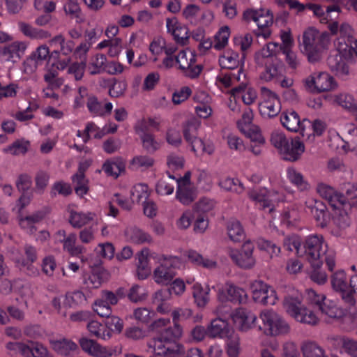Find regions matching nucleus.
I'll list each match as a JSON object with an SVG mask.
<instances>
[{"instance_id":"2eb2a0df","label":"nucleus","mask_w":357,"mask_h":357,"mask_svg":"<svg viewBox=\"0 0 357 357\" xmlns=\"http://www.w3.org/2000/svg\"><path fill=\"white\" fill-rule=\"evenodd\" d=\"M343 54H331L327 59V64L330 70L337 77L344 78L350 74L349 65L344 60Z\"/></svg>"},{"instance_id":"4be33fe9","label":"nucleus","mask_w":357,"mask_h":357,"mask_svg":"<svg viewBox=\"0 0 357 357\" xmlns=\"http://www.w3.org/2000/svg\"><path fill=\"white\" fill-rule=\"evenodd\" d=\"M333 346L337 349L339 347L348 354L355 356L357 355V342L341 336H332L328 337Z\"/></svg>"},{"instance_id":"ea45409f","label":"nucleus","mask_w":357,"mask_h":357,"mask_svg":"<svg viewBox=\"0 0 357 357\" xmlns=\"http://www.w3.org/2000/svg\"><path fill=\"white\" fill-rule=\"evenodd\" d=\"M330 41V35L327 31H324L317 37L314 46V61L321 59V54L328 49Z\"/></svg>"},{"instance_id":"423d86ee","label":"nucleus","mask_w":357,"mask_h":357,"mask_svg":"<svg viewBox=\"0 0 357 357\" xmlns=\"http://www.w3.org/2000/svg\"><path fill=\"white\" fill-rule=\"evenodd\" d=\"M260 318L264 323L266 334L277 335L287 333L289 331V324L278 313L271 310H263Z\"/></svg>"},{"instance_id":"6ab92c4d","label":"nucleus","mask_w":357,"mask_h":357,"mask_svg":"<svg viewBox=\"0 0 357 357\" xmlns=\"http://www.w3.org/2000/svg\"><path fill=\"white\" fill-rule=\"evenodd\" d=\"M208 336L210 337H229L231 334V328L227 321L222 319L213 320L207 328Z\"/></svg>"},{"instance_id":"cd10ccee","label":"nucleus","mask_w":357,"mask_h":357,"mask_svg":"<svg viewBox=\"0 0 357 357\" xmlns=\"http://www.w3.org/2000/svg\"><path fill=\"white\" fill-rule=\"evenodd\" d=\"M248 196L252 200L258 203L260 208L263 209L268 208L270 212L273 211L271 200L266 188H261L259 191L250 190L248 192Z\"/></svg>"},{"instance_id":"2f4dec72","label":"nucleus","mask_w":357,"mask_h":357,"mask_svg":"<svg viewBox=\"0 0 357 357\" xmlns=\"http://www.w3.org/2000/svg\"><path fill=\"white\" fill-rule=\"evenodd\" d=\"M259 110L264 118H273L276 116L281 110L280 101L261 102L259 104Z\"/></svg>"},{"instance_id":"864d4df0","label":"nucleus","mask_w":357,"mask_h":357,"mask_svg":"<svg viewBox=\"0 0 357 357\" xmlns=\"http://www.w3.org/2000/svg\"><path fill=\"white\" fill-rule=\"evenodd\" d=\"M209 289H204L201 287H195L193 297L197 305L199 307H204L209 301Z\"/></svg>"},{"instance_id":"393cba45","label":"nucleus","mask_w":357,"mask_h":357,"mask_svg":"<svg viewBox=\"0 0 357 357\" xmlns=\"http://www.w3.org/2000/svg\"><path fill=\"white\" fill-rule=\"evenodd\" d=\"M149 249H142L137 254V274L140 280L146 279L151 273L148 261Z\"/></svg>"},{"instance_id":"37998d69","label":"nucleus","mask_w":357,"mask_h":357,"mask_svg":"<svg viewBox=\"0 0 357 357\" xmlns=\"http://www.w3.org/2000/svg\"><path fill=\"white\" fill-rule=\"evenodd\" d=\"M175 61L176 63L179 65V69L184 72V70L190 68L191 65L195 63L196 59L195 55L192 52H189L188 56L187 52L182 50L175 56Z\"/></svg>"},{"instance_id":"79ce46f5","label":"nucleus","mask_w":357,"mask_h":357,"mask_svg":"<svg viewBox=\"0 0 357 357\" xmlns=\"http://www.w3.org/2000/svg\"><path fill=\"white\" fill-rule=\"evenodd\" d=\"M87 328L91 335L98 339L106 340L110 337V332L105 325L98 321H91L87 324Z\"/></svg>"},{"instance_id":"c03bdc74","label":"nucleus","mask_w":357,"mask_h":357,"mask_svg":"<svg viewBox=\"0 0 357 357\" xmlns=\"http://www.w3.org/2000/svg\"><path fill=\"white\" fill-rule=\"evenodd\" d=\"M241 131L245 134L246 137L250 138L252 142L259 144H264L265 142L264 138L262 137L259 129L257 126L253 125L251 126H238Z\"/></svg>"},{"instance_id":"aec40b11","label":"nucleus","mask_w":357,"mask_h":357,"mask_svg":"<svg viewBox=\"0 0 357 357\" xmlns=\"http://www.w3.org/2000/svg\"><path fill=\"white\" fill-rule=\"evenodd\" d=\"M31 185V178L26 174H20L16 181V186L18 190L22 193L19 199L22 207L28 204L30 202L31 195L28 192V190H30Z\"/></svg>"},{"instance_id":"6e6552de","label":"nucleus","mask_w":357,"mask_h":357,"mask_svg":"<svg viewBox=\"0 0 357 357\" xmlns=\"http://www.w3.org/2000/svg\"><path fill=\"white\" fill-rule=\"evenodd\" d=\"M50 58L47 46L43 45L33 51L22 63V70L24 74L31 75L38 67Z\"/></svg>"},{"instance_id":"6e6d98bb","label":"nucleus","mask_w":357,"mask_h":357,"mask_svg":"<svg viewBox=\"0 0 357 357\" xmlns=\"http://www.w3.org/2000/svg\"><path fill=\"white\" fill-rule=\"evenodd\" d=\"M24 252L26 256V259L23 258H18L15 259L16 263L21 266H28L29 264L33 263L37 258L36 250L35 248L31 245H26L24 247Z\"/></svg>"},{"instance_id":"1a4fd4ad","label":"nucleus","mask_w":357,"mask_h":357,"mask_svg":"<svg viewBox=\"0 0 357 357\" xmlns=\"http://www.w3.org/2000/svg\"><path fill=\"white\" fill-rule=\"evenodd\" d=\"M280 121L282 125L289 131L294 132L299 131L303 137L305 135L307 138L310 137V134L305 133V130L306 123L310 125L311 122L307 119H303L301 121L296 112L291 110L282 112L280 116Z\"/></svg>"},{"instance_id":"052dcab7","label":"nucleus","mask_w":357,"mask_h":357,"mask_svg":"<svg viewBox=\"0 0 357 357\" xmlns=\"http://www.w3.org/2000/svg\"><path fill=\"white\" fill-rule=\"evenodd\" d=\"M340 36L347 38L349 42L354 43V47H352L351 51H356V56H357V39L353 36V29L351 26L347 23H343L340 27Z\"/></svg>"},{"instance_id":"a211bd4d","label":"nucleus","mask_w":357,"mask_h":357,"mask_svg":"<svg viewBox=\"0 0 357 357\" xmlns=\"http://www.w3.org/2000/svg\"><path fill=\"white\" fill-rule=\"evenodd\" d=\"M233 320L238 324L241 331H247L255 326L257 317L252 312L245 309H238L232 316Z\"/></svg>"},{"instance_id":"09e8293b","label":"nucleus","mask_w":357,"mask_h":357,"mask_svg":"<svg viewBox=\"0 0 357 357\" xmlns=\"http://www.w3.org/2000/svg\"><path fill=\"white\" fill-rule=\"evenodd\" d=\"M229 35V28L227 26L220 28L215 36L214 47L218 50L223 49L228 43Z\"/></svg>"},{"instance_id":"e2e57ef3","label":"nucleus","mask_w":357,"mask_h":357,"mask_svg":"<svg viewBox=\"0 0 357 357\" xmlns=\"http://www.w3.org/2000/svg\"><path fill=\"white\" fill-rule=\"evenodd\" d=\"M339 212L333 218L334 224L341 229H345L350 225V218L346 211L338 209Z\"/></svg>"},{"instance_id":"f8f14e48","label":"nucleus","mask_w":357,"mask_h":357,"mask_svg":"<svg viewBox=\"0 0 357 357\" xmlns=\"http://www.w3.org/2000/svg\"><path fill=\"white\" fill-rule=\"evenodd\" d=\"M253 300L262 305H274L278 299L275 290L261 280L251 286Z\"/></svg>"},{"instance_id":"f257e3e1","label":"nucleus","mask_w":357,"mask_h":357,"mask_svg":"<svg viewBox=\"0 0 357 357\" xmlns=\"http://www.w3.org/2000/svg\"><path fill=\"white\" fill-rule=\"evenodd\" d=\"M169 322V319H159L151 324V329L156 330L158 335L148 346L157 356L181 357L185 352L184 346L178 342L183 328L179 324L167 326Z\"/></svg>"},{"instance_id":"f03ea898","label":"nucleus","mask_w":357,"mask_h":357,"mask_svg":"<svg viewBox=\"0 0 357 357\" xmlns=\"http://www.w3.org/2000/svg\"><path fill=\"white\" fill-rule=\"evenodd\" d=\"M327 245H324L323 237L319 239L317 235H314V282L319 284H324L328 280V275L321 266L326 263L329 271H333L335 261L331 256L326 254Z\"/></svg>"},{"instance_id":"b1692460","label":"nucleus","mask_w":357,"mask_h":357,"mask_svg":"<svg viewBox=\"0 0 357 357\" xmlns=\"http://www.w3.org/2000/svg\"><path fill=\"white\" fill-rule=\"evenodd\" d=\"M18 26L20 31L31 39H45L50 37V33L47 31L33 27L24 22H19Z\"/></svg>"},{"instance_id":"20e7f679","label":"nucleus","mask_w":357,"mask_h":357,"mask_svg":"<svg viewBox=\"0 0 357 357\" xmlns=\"http://www.w3.org/2000/svg\"><path fill=\"white\" fill-rule=\"evenodd\" d=\"M345 315V312L331 301H326V296L318 295L314 291V325L322 320L328 322L330 319H339Z\"/></svg>"},{"instance_id":"dca6fc26","label":"nucleus","mask_w":357,"mask_h":357,"mask_svg":"<svg viewBox=\"0 0 357 357\" xmlns=\"http://www.w3.org/2000/svg\"><path fill=\"white\" fill-rule=\"evenodd\" d=\"M285 149L287 150H284L281 153L282 158L284 160L294 162L298 160L304 152L305 146L300 137L296 136L291 139Z\"/></svg>"},{"instance_id":"7c9ffc66","label":"nucleus","mask_w":357,"mask_h":357,"mask_svg":"<svg viewBox=\"0 0 357 357\" xmlns=\"http://www.w3.org/2000/svg\"><path fill=\"white\" fill-rule=\"evenodd\" d=\"M227 234L229 238L234 242H240L245 238V232L241 224L237 220L231 219L227 225Z\"/></svg>"},{"instance_id":"bb28decb","label":"nucleus","mask_w":357,"mask_h":357,"mask_svg":"<svg viewBox=\"0 0 357 357\" xmlns=\"http://www.w3.org/2000/svg\"><path fill=\"white\" fill-rule=\"evenodd\" d=\"M126 163L120 158L107 160L102 165L103 171L108 175L117 178L121 173L125 171Z\"/></svg>"},{"instance_id":"f3484780","label":"nucleus","mask_w":357,"mask_h":357,"mask_svg":"<svg viewBox=\"0 0 357 357\" xmlns=\"http://www.w3.org/2000/svg\"><path fill=\"white\" fill-rule=\"evenodd\" d=\"M26 48V45L24 43L14 42L4 46L0 50V57H3L6 61L15 63L24 54Z\"/></svg>"},{"instance_id":"a19ab883","label":"nucleus","mask_w":357,"mask_h":357,"mask_svg":"<svg viewBox=\"0 0 357 357\" xmlns=\"http://www.w3.org/2000/svg\"><path fill=\"white\" fill-rule=\"evenodd\" d=\"M53 349L59 354L68 356L71 351L77 349V345L72 341L63 340L52 342Z\"/></svg>"},{"instance_id":"f704fd0d","label":"nucleus","mask_w":357,"mask_h":357,"mask_svg":"<svg viewBox=\"0 0 357 357\" xmlns=\"http://www.w3.org/2000/svg\"><path fill=\"white\" fill-rule=\"evenodd\" d=\"M185 256L191 263L197 266H202L204 268H214L217 266L215 261L207 258H204L202 255L192 250L187 251Z\"/></svg>"},{"instance_id":"4468645a","label":"nucleus","mask_w":357,"mask_h":357,"mask_svg":"<svg viewBox=\"0 0 357 357\" xmlns=\"http://www.w3.org/2000/svg\"><path fill=\"white\" fill-rule=\"evenodd\" d=\"M331 283L333 288L341 294L342 298L350 305L355 304V299L352 296V292L349 290L346 281V274L344 271L335 272L332 275Z\"/></svg>"},{"instance_id":"13d9d810","label":"nucleus","mask_w":357,"mask_h":357,"mask_svg":"<svg viewBox=\"0 0 357 357\" xmlns=\"http://www.w3.org/2000/svg\"><path fill=\"white\" fill-rule=\"evenodd\" d=\"M271 142L272 144L279 150L280 154L284 150H287L285 147L288 146L289 142L282 132H273L271 135Z\"/></svg>"},{"instance_id":"4d7b16f0","label":"nucleus","mask_w":357,"mask_h":357,"mask_svg":"<svg viewBox=\"0 0 357 357\" xmlns=\"http://www.w3.org/2000/svg\"><path fill=\"white\" fill-rule=\"evenodd\" d=\"M155 312L149 310L146 307H138L134 310L133 316L135 319L141 323L147 324L149 323L153 316Z\"/></svg>"},{"instance_id":"0e129e2a","label":"nucleus","mask_w":357,"mask_h":357,"mask_svg":"<svg viewBox=\"0 0 357 357\" xmlns=\"http://www.w3.org/2000/svg\"><path fill=\"white\" fill-rule=\"evenodd\" d=\"M334 101L339 105L348 109L355 107V102L352 96L347 93H340L334 96Z\"/></svg>"},{"instance_id":"c9c22d12","label":"nucleus","mask_w":357,"mask_h":357,"mask_svg":"<svg viewBox=\"0 0 357 357\" xmlns=\"http://www.w3.org/2000/svg\"><path fill=\"white\" fill-rule=\"evenodd\" d=\"M73 183L75 185V191L79 197H83L89 190L87 186L88 181L85 178L84 171L82 168H79L77 172L73 176Z\"/></svg>"},{"instance_id":"412c9836","label":"nucleus","mask_w":357,"mask_h":357,"mask_svg":"<svg viewBox=\"0 0 357 357\" xmlns=\"http://www.w3.org/2000/svg\"><path fill=\"white\" fill-rule=\"evenodd\" d=\"M337 86L333 77L327 73H320L316 78L314 77V89L318 92L334 90Z\"/></svg>"},{"instance_id":"a878e982","label":"nucleus","mask_w":357,"mask_h":357,"mask_svg":"<svg viewBox=\"0 0 357 357\" xmlns=\"http://www.w3.org/2000/svg\"><path fill=\"white\" fill-rule=\"evenodd\" d=\"M137 132L139 135L143 148L147 153H153L159 149V144L155 139L154 136L147 132L144 126L137 129Z\"/></svg>"},{"instance_id":"c756f323","label":"nucleus","mask_w":357,"mask_h":357,"mask_svg":"<svg viewBox=\"0 0 357 357\" xmlns=\"http://www.w3.org/2000/svg\"><path fill=\"white\" fill-rule=\"evenodd\" d=\"M105 273L100 268L93 269L89 275L84 276V284L89 289L99 288L104 280Z\"/></svg>"},{"instance_id":"a18cd8bd","label":"nucleus","mask_w":357,"mask_h":357,"mask_svg":"<svg viewBox=\"0 0 357 357\" xmlns=\"http://www.w3.org/2000/svg\"><path fill=\"white\" fill-rule=\"evenodd\" d=\"M148 186L145 184H138L131 190L130 199L132 202L144 204L148 201Z\"/></svg>"},{"instance_id":"8fccbe9b","label":"nucleus","mask_w":357,"mask_h":357,"mask_svg":"<svg viewBox=\"0 0 357 357\" xmlns=\"http://www.w3.org/2000/svg\"><path fill=\"white\" fill-rule=\"evenodd\" d=\"M287 176L291 183L298 186L301 190H305L310 188V185L303 180V176L294 169H287Z\"/></svg>"},{"instance_id":"774afa93","label":"nucleus","mask_w":357,"mask_h":357,"mask_svg":"<svg viewBox=\"0 0 357 357\" xmlns=\"http://www.w3.org/2000/svg\"><path fill=\"white\" fill-rule=\"evenodd\" d=\"M192 90L188 86H183L176 91L172 95V102L174 105H179L191 95Z\"/></svg>"},{"instance_id":"9b49d317","label":"nucleus","mask_w":357,"mask_h":357,"mask_svg":"<svg viewBox=\"0 0 357 357\" xmlns=\"http://www.w3.org/2000/svg\"><path fill=\"white\" fill-rule=\"evenodd\" d=\"M199 123L196 121H188L183 126V136L185 139L191 144L192 151L195 153L202 151L208 154L213 153V149L205 146L202 139L196 137Z\"/></svg>"},{"instance_id":"ddd939ff","label":"nucleus","mask_w":357,"mask_h":357,"mask_svg":"<svg viewBox=\"0 0 357 357\" xmlns=\"http://www.w3.org/2000/svg\"><path fill=\"white\" fill-rule=\"evenodd\" d=\"M284 247L289 251L296 250L299 257L305 255L307 259L311 263L312 259V240L310 237L305 243H301L298 236H287L284 240Z\"/></svg>"},{"instance_id":"49530a36","label":"nucleus","mask_w":357,"mask_h":357,"mask_svg":"<svg viewBox=\"0 0 357 357\" xmlns=\"http://www.w3.org/2000/svg\"><path fill=\"white\" fill-rule=\"evenodd\" d=\"M127 234L130 240L137 244L145 242L149 243L151 241V236L137 227L130 228V230L127 231Z\"/></svg>"},{"instance_id":"39448f33","label":"nucleus","mask_w":357,"mask_h":357,"mask_svg":"<svg viewBox=\"0 0 357 357\" xmlns=\"http://www.w3.org/2000/svg\"><path fill=\"white\" fill-rule=\"evenodd\" d=\"M278 46L279 45L277 43H269L260 52L262 57L268 59L265 63L266 71L260 76L261 79L266 82L271 81L274 77L277 76L282 68L280 60L278 57L273 56Z\"/></svg>"},{"instance_id":"69168bd1","label":"nucleus","mask_w":357,"mask_h":357,"mask_svg":"<svg viewBox=\"0 0 357 357\" xmlns=\"http://www.w3.org/2000/svg\"><path fill=\"white\" fill-rule=\"evenodd\" d=\"M273 15L269 10L261 9L260 13L256 20V23L259 29L268 27L273 24Z\"/></svg>"},{"instance_id":"e433bc0d","label":"nucleus","mask_w":357,"mask_h":357,"mask_svg":"<svg viewBox=\"0 0 357 357\" xmlns=\"http://www.w3.org/2000/svg\"><path fill=\"white\" fill-rule=\"evenodd\" d=\"M63 10L66 15H68L70 19L75 20L78 24L84 22V16L82 13L81 8L78 3L74 0L68 1L63 6Z\"/></svg>"},{"instance_id":"58836bf2","label":"nucleus","mask_w":357,"mask_h":357,"mask_svg":"<svg viewBox=\"0 0 357 357\" xmlns=\"http://www.w3.org/2000/svg\"><path fill=\"white\" fill-rule=\"evenodd\" d=\"M93 220L91 213H84L71 211L70 212L69 222L74 228H81Z\"/></svg>"},{"instance_id":"7ed1b4c3","label":"nucleus","mask_w":357,"mask_h":357,"mask_svg":"<svg viewBox=\"0 0 357 357\" xmlns=\"http://www.w3.org/2000/svg\"><path fill=\"white\" fill-rule=\"evenodd\" d=\"M160 265L153 271L155 282L161 285L169 284L176 275V270L182 266L178 257L161 255L158 258Z\"/></svg>"},{"instance_id":"de8ad7c7","label":"nucleus","mask_w":357,"mask_h":357,"mask_svg":"<svg viewBox=\"0 0 357 357\" xmlns=\"http://www.w3.org/2000/svg\"><path fill=\"white\" fill-rule=\"evenodd\" d=\"M219 185L226 191L237 194L241 193L244 190L243 184L238 180L231 178H225L221 180Z\"/></svg>"},{"instance_id":"0eeeda50","label":"nucleus","mask_w":357,"mask_h":357,"mask_svg":"<svg viewBox=\"0 0 357 357\" xmlns=\"http://www.w3.org/2000/svg\"><path fill=\"white\" fill-rule=\"evenodd\" d=\"M254 245L248 241L243 243L241 250L230 249L229 255L238 266L250 269L255 264V259L252 255Z\"/></svg>"},{"instance_id":"3c124183","label":"nucleus","mask_w":357,"mask_h":357,"mask_svg":"<svg viewBox=\"0 0 357 357\" xmlns=\"http://www.w3.org/2000/svg\"><path fill=\"white\" fill-rule=\"evenodd\" d=\"M7 349L13 351L15 354H20L24 357H30L31 347L22 342H8L6 345Z\"/></svg>"},{"instance_id":"338daca9","label":"nucleus","mask_w":357,"mask_h":357,"mask_svg":"<svg viewBox=\"0 0 357 357\" xmlns=\"http://www.w3.org/2000/svg\"><path fill=\"white\" fill-rule=\"evenodd\" d=\"M172 35L175 40L182 45H185L189 38L188 30L186 26H176L175 29H173Z\"/></svg>"},{"instance_id":"5701e85b","label":"nucleus","mask_w":357,"mask_h":357,"mask_svg":"<svg viewBox=\"0 0 357 357\" xmlns=\"http://www.w3.org/2000/svg\"><path fill=\"white\" fill-rule=\"evenodd\" d=\"M239 55L237 52L227 51L219 58V64L222 68L235 69L241 63V67L243 66L245 54L243 55L241 61H239Z\"/></svg>"},{"instance_id":"4c0bfd02","label":"nucleus","mask_w":357,"mask_h":357,"mask_svg":"<svg viewBox=\"0 0 357 357\" xmlns=\"http://www.w3.org/2000/svg\"><path fill=\"white\" fill-rule=\"evenodd\" d=\"M335 44L337 53L343 54L345 59H352L354 54L356 55V51H351L352 47H354V43L349 42L347 38L339 36Z\"/></svg>"},{"instance_id":"680f3d73","label":"nucleus","mask_w":357,"mask_h":357,"mask_svg":"<svg viewBox=\"0 0 357 357\" xmlns=\"http://www.w3.org/2000/svg\"><path fill=\"white\" fill-rule=\"evenodd\" d=\"M174 189L172 182L165 178L159 180L155 186L157 193L161 195H171L174 192Z\"/></svg>"},{"instance_id":"473e14b6","label":"nucleus","mask_w":357,"mask_h":357,"mask_svg":"<svg viewBox=\"0 0 357 357\" xmlns=\"http://www.w3.org/2000/svg\"><path fill=\"white\" fill-rule=\"evenodd\" d=\"M227 299L234 303H244L247 301L246 292L234 284L227 285Z\"/></svg>"},{"instance_id":"bf43d9fd","label":"nucleus","mask_w":357,"mask_h":357,"mask_svg":"<svg viewBox=\"0 0 357 357\" xmlns=\"http://www.w3.org/2000/svg\"><path fill=\"white\" fill-rule=\"evenodd\" d=\"M29 142L24 140H17L10 146L4 149L6 152H10L13 155L24 154L27 150Z\"/></svg>"},{"instance_id":"72a5a7b5","label":"nucleus","mask_w":357,"mask_h":357,"mask_svg":"<svg viewBox=\"0 0 357 357\" xmlns=\"http://www.w3.org/2000/svg\"><path fill=\"white\" fill-rule=\"evenodd\" d=\"M197 197L196 190L193 187H185L183 185L177 187L176 198L183 204L189 205Z\"/></svg>"},{"instance_id":"c85d7f7f","label":"nucleus","mask_w":357,"mask_h":357,"mask_svg":"<svg viewBox=\"0 0 357 357\" xmlns=\"http://www.w3.org/2000/svg\"><path fill=\"white\" fill-rule=\"evenodd\" d=\"M300 50L307 56L310 62L312 61V27H308L299 40Z\"/></svg>"},{"instance_id":"603ef678","label":"nucleus","mask_w":357,"mask_h":357,"mask_svg":"<svg viewBox=\"0 0 357 357\" xmlns=\"http://www.w3.org/2000/svg\"><path fill=\"white\" fill-rule=\"evenodd\" d=\"M227 353L229 357H238L240 352V338L238 335L231 334L227 342Z\"/></svg>"},{"instance_id":"9d476101","label":"nucleus","mask_w":357,"mask_h":357,"mask_svg":"<svg viewBox=\"0 0 357 357\" xmlns=\"http://www.w3.org/2000/svg\"><path fill=\"white\" fill-rule=\"evenodd\" d=\"M284 306L287 312L294 317L298 321L311 324L312 322V311L302 307L298 298L287 296L284 298Z\"/></svg>"},{"instance_id":"5fc2aeb1","label":"nucleus","mask_w":357,"mask_h":357,"mask_svg":"<svg viewBox=\"0 0 357 357\" xmlns=\"http://www.w3.org/2000/svg\"><path fill=\"white\" fill-rule=\"evenodd\" d=\"M257 245L260 250L267 252L271 257L278 255L280 252V248L275 243L264 238H259Z\"/></svg>"}]
</instances>
